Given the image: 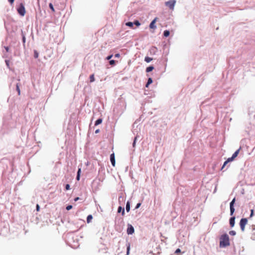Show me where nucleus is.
Segmentation results:
<instances>
[{
  "mask_svg": "<svg viewBox=\"0 0 255 255\" xmlns=\"http://www.w3.org/2000/svg\"><path fill=\"white\" fill-rule=\"evenodd\" d=\"M230 245L229 237L227 234L221 236L220 241V247H226Z\"/></svg>",
  "mask_w": 255,
  "mask_h": 255,
  "instance_id": "obj_1",
  "label": "nucleus"
},
{
  "mask_svg": "<svg viewBox=\"0 0 255 255\" xmlns=\"http://www.w3.org/2000/svg\"><path fill=\"white\" fill-rule=\"evenodd\" d=\"M248 224V219L247 218H242L240 222V226L242 232L245 230V226Z\"/></svg>",
  "mask_w": 255,
  "mask_h": 255,
  "instance_id": "obj_2",
  "label": "nucleus"
},
{
  "mask_svg": "<svg viewBox=\"0 0 255 255\" xmlns=\"http://www.w3.org/2000/svg\"><path fill=\"white\" fill-rule=\"evenodd\" d=\"M175 3V0H170L168 1L165 2V4L166 6H168L170 9L173 10L174 9Z\"/></svg>",
  "mask_w": 255,
  "mask_h": 255,
  "instance_id": "obj_3",
  "label": "nucleus"
},
{
  "mask_svg": "<svg viewBox=\"0 0 255 255\" xmlns=\"http://www.w3.org/2000/svg\"><path fill=\"white\" fill-rule=\"evenodd\" d=\"M17 11L21 16H24L25 14V7L22 3H21L19 7L17 8Z\"/></svg>",
  "mask_w": 255,
  "mask_h": 255,
  "instance_id": "obj_4",
  "label": "nucleus"
},
{
  "mask_svg": "<svg viewBox=\"0 0 255 255\" xmlns=\"http://www.w3.org/2000/svg\"><path fill=\"white\" fill-rule=\"evenodd\" d=\"M134 232V230L133 227L131 225H128V228L127 229V233L128 235L132 234Z\"/></svg>",
  "mask_w": 255,
  "mask_h": 255,
  "instance_id": "obj_5",
  "label": "nucleus"
},
{
  "mask_svg": "<svg viewBox=\"0 0 255 255\" xmlns=\"http://www.w3.org/2000/svg\"><path fill=\"white\" fill-rule=\"evenodd\" d=\"M157 19V17H155L152 21L150 23V25H149V27L151 29H155L156 28V26L155 25V23Z\"/></svg>",
  "mask_w": 255,
  "mask_h": 255,
  "instance_id": "obj_6",
  "label": "nucleus"
},
{
  "mask_svg": "<svg viewBox=\"0 0 255 255\" xmlns=\"http://www.w3.org/2000/svg\"><path fill=\"white\" fill-rule=\"evenodd\" d=\"M110 160L112 165L115 167L116 164V161L115 158V154L113 153L110 155Z\"/></svg>",
  "mask_w": 255,
  "mask_h": 255,
  "instance_id": "obj_7",
  "label": "nucleus"
},
{
  "mask_svg": "<svg viewBox=\"0 0 255 255\" xmlns=\"http://www.w3.org/2000/svg\"><path fill=\"white\" fill-rule=\"evenodd\" d=\"M235 217H231L230 219V226L231 227H233L235 225Z\"/></svg>",
  "mask_w": 255,
  "mask_h": 255,
  "instance_id": "obj_8",
  "label": "nucleus"
},
{
  "mask_svg": "<svg viewBox=\"0 0 255 255\" xmlns=\"http://www.w3.org/2000/svg\"><path fill=\"white\" fill-rule=\"evenodd\" d=\"M122 212V215L124 216L125 214V209L123 208L121 206H119L118 209V212L120 213Z\"/></svg>",
  "mask_w": 255,
  "mask_h": 255,
  "instance_id": "obj_9",
  "label": "nucleus"
},
{
  "mask_svg": "<svg viewBox=\"0 0 255 255\" xmlns=\"http://www.w3.org/2000/svg\"><path fill=\"white\" fill-rule=\"evenodd\" d=\"M241 147H240L239 148V149H238L237 151H236L233 154L232 156L233 157V158H235L239 154V151L240 150H241Z\"/></svg>",
  "mask_w": 255,
  "mask_h": 255,
  "instance_id": "obj_10",
  "label": "nucleus"
},
{
  "mask_svg": "<svg viewBox=\"0 0 255 255\" xmlns=\"http://www.w3.org/2000/svg\"><path fill=\"white\" fill-rule=\"evenodd\" d=\"M93 219V216L91 215H89L88 216L87 218V222L88 223H89L91 222L92 219Z\"/></svg>",
  "mask_w": 255,
  "mask_h": 255,
  "instance_id": "obj_11",
  "label": "nucleus"
},
{
  "mask_svg": "<svg viewBox=\"0 0 255 255\" xmlns=\"http://www.w3.org/2000/svg\"><path fill=\"white\" fill-rule=\"evenodd\" d=\"M154 69V67L153 66H149L146 68V72H149L152 71Z\"/></svg>",
  "mask_w": 255,
  "mask_h": 255,
  "instance_id": "obj_12",
  "label": "nucleus"
},
{
  "mask_svg": "<svg viewBox=\"0 0 255 255\" xmlns=\"http://www.w3.org/2000/svg\"><path fill=\"white\" fill-rule=\"evenodd\" d=\"M102 122V119H98L95 123V126H98V125L101 124Z\"/></svg>",
  "mask_w": 255,
  "mask_h": 255,
  "instance_id": "obj_13",
  "label": "nucleus"
},
{
  "mask_svg": "<svg viewBox=\"0 0 255 255\" xmlns=\"http://www.w3.org/2000/svg\"><path fill=\"white\" fill-rule=\"evenodd\" d=\"M126 210L128 212L130 210V203L129 202H127L126 204Z\"/></svg>",
  "mask_w": 255,
  "mask_h": 255,
  "instance_id": "obj_14",
  "label": "nucleus"
},
{
  "mask_svg": "<svg viewBox=\"0 0 255 255\" xmlns=\"http://www.w3.org/2000/svg\"><path fill=\"white\" fill-rule=\"evenodd\" d=\"M169 34H170V32L168 30H166L163 32V35H164V36H165L166 37H168L169 35Z\"/></svg>",
  "mask_w": 255,
  "mask_h": 255,
  "instance_id": "obj_15",
  "label": "nucleus"
},
{
  "mask_svg": "<svg viewBox=\"0 0 255 255\" xmlns=\"http://www.w3.org/2000/svg\"><path fill=\"white\" fill-rule=\"evenodd\" d=\"M152 83V80L151 78H148L147 82L146 84V87H148V85Z\"/></svg>",
  "mask_w": 255,
  "mask_h": 255,
  "instance_id": "obj_16",
  "label": "nucleus"
},
{
  "mask_svg": "<svg viewBox=\"0 0 255 255\" xmlns=\"http://www.w3.org/2000/svg\"><path fill=\"white\" fill-rule=\"evenodd\" d=\"M80 172H81V168H79L78 172H77V177H76V179L77 180H80Z\"/></svg>",
  "mask_w": 255,
  "mask_h": 255,
  "instance_id": "obj_17",
  "label": "nucleus"
},
{
  "mask_svg": "<svg viewBox=\"0 0 255 255\" xmlns=\"http://www.w3.org/2000/svg\"><path fill=\"white\" fill-rule=\"evenodd\" d=\"M145 61L147 63H149L152 60V58L149 57H145L144 59Z\"/></svg>",
  "mask_w": 255,
  "mask_h": 255,
  "instance_id": "obj_18",
  "label": "nucleus"
},
{
  "mask_svg": "<svg viewBox=\"0 0 255 255\" xmlns=\"http://www.w3.org/2000/svg\"><path fill=\"white\" fill-rule=\"evenodd\" d=\"M90 82H93L94 81H95L94 74H92L90 76Z\"/></svg>",
  "mask_w": 255,
  "mask_h": 255,
  "instance_id": "obj_19",
  "label": "nucleus"
},
{
  "mask_svg": "<svg viewBox=\"0 0 255 255\" xmlns=\"http://www.w3.org/2000/svg\"><path fill=\"white\" fill-rule=\"evenodd\" d=\"M230 207V215L232 216L235 212L234 207Z\"/></svg>",
  "mask_w": 255,
  "mask_h": 255,
  "instance_id": "obj_20",
  "label": "nucleus"
},
{
  "mask_svg": "<svg viewBox=\"0 0 255 255\" xmlns=\"http://www.w3.org/2000/svg\"><path fill=\"white\" fill-rule=\"evenodd\" d=\"M126 25L127 26H128L129 27H133V23L131 22H128L126 23Z\"/></svg>",
  "mask_w": 255,
  "mask_h": 255,
  "instance_id": "obj_21",
  "label": "nucleus"
},
{
  "mask_svg": "<svg viewBox=\"0 0 255 255\" xmlns=\"http://www.w3.org/2000/svg\"><path fill=\"white\" fill-rule=\"evenodd\" d=\"M39 56L38 52L36 50L34 51V57L35 58H37Z\"/></svg>",
  "mask_w": 255,
  "mask_h": 255,
  "instance_id": "obj_22",
  "label": "nucleus"
},
{
  "mask_svg": "<svg viewBox=\"0 0 255 255\" xmlns=\"http://www.w3.org/2000/svg\"><path fill=\"white\" fill-rule=\"evenodd\" d=\"M16 91H17L18 95H20V90L19 89V86L18 84H16Z\"/></svg>",
  "mask_w": 255,
  "mask_h": 255,
  "instance_id": "obj_23",
  "label": "nucleus"
},
{
  "mask_svg": "<svg viewBox=\"0 0 255 255\" xmlns=\"http://www.w3.org/2000/svg\"><path fill=\"white\" fill-rule=\"evenodd\" d=\"M236 199L235 198H234L233 200L231 202L230 204V207H234V203L235 202Z\"/></svg>",
  "mask_w": 255,
  "mask_h": 255,
  "instance_id": "obj_24",
  "label": "nucleus"
},
{
  "mask_svg": "<svg viewBox=\"0 0 255 255\" xmlns=\"http://www.w3.org/2000/svg\"><path fill=\"white\" fill-rule=\"evenodd\" d=\"M129 250H130V245L128 244V245L127 246V254L126 255H128L129 254Z\"/></svg>",
  "mask_w": 255,
  "mask_h": 255,
  "instance_id": "obj_25",
  "label": "nucleus"
},
{
  "mask_svg": "<svg viewBox=\"0 0 255 255\" xmlns=\"http://www.w3.org/2000/svg\"><path fill=\"white\" fill-rule=\"evenodd\" d=\"M50 8L52 10L53 12L55 11V9L54 8V7L53 6V4L51 3H50L49 4Z\"/></svg>",
  "mask_w": 255,
  "mask_h": 255,
  "instance_id": "obj_26",
  "label": "nucleus"
},
{
  "mask_svg": "<svg viewBox=\"0 0 255 255\" xmlns=\"http://www.w3.org/2000/svg\"><path fill=\"white\" fill-rule=\"evenodd\" d=\"M236 233L235 231H231L229 232V234L231 236H235Z\"/></svg>",
  "mask_w": 255,
  "mask_h": 255,
  "instance_id": "obj_27",
  "label": "nucleus"
},
{
  "mask_svg": "<svg viewBox=\"0 0 255 255\" xmlns=\"http://www.w3.org/2000/svg\"><path fill=\"white\" fill-rule=\"evenodd\" d=\"M133 23L137 26L140 25V22L138 20L134 21Z\"/></svg>",
  "mask_w": 255,
  "mask_h": 255,
  "instance_id": "obj_28",
  "label": "nucleus"
},
{
  "mask_svg": "<svg viewBox=\"0 0 255 255\" xmlns=\"http://www.w3.org/2000/svg\"><path fill=\"white\" fill-rule=\"evenodd\" d=\"M235 158H233V156H232L231 157L228 158V159L227 160V161H228V162H229L232 161Z\"/></svg>",
  "mask_w": 255,
  "mask_h": 255,
  "instance_id": "obj_29",
  "label": "nucleus"
},
{
  "mask_svg": "<svg viewBox=\"0 0 255 255\" xmlns=\"http://www.w3.org/2000/svg\"><path fill=\"white\" fill-rule=\"evenodd\" d=\"M72 208V205H68L66 207V209L67 210H70V209H71Z\"/></svg>",
  "mask_w": 255,
  "mask_h": 255,
  "instance_id": "obj_30",
  "label": "nucleus"
},
{
  "mask_svg": "<svg viewBox=\"0 0 255 255\" xmlns=\"http://www.w3.org/2000/svg\"><path fill=\"white\" fill-rule=\"evenodd\" d=\"M115 63V61L114 60H112L110 61V65H114Z\"/></svg>",
  "mask_w": 255,
  "mask_h": 255,
  "instance_id": "obj_31",
  "label": "nucleus"
},
{
  "mask_svg": "<svg viewBox=\"0 0 255 255\" xmlns=\"http://www.w3.org/2000/svg\"><path fill=\"white\" fill-rule=\"evenodd\" d=\"M228 161L226 160V161H225V162L224 163V164L223 165V166L222 167V169H223L224 167L227 165V164L228 163Z\"/></svg>",
  "mask_w": 255,
  "mask_h": 255,
  "instance_id": "obj_32",
  "label": "nucleus"
},
{
  "mask_svg": "<svg viewBox=\"0 0 255 255\" xmlns=\"http://www.w3.org/2000/svg\"><path fill=\"white\" fill-rule=\"evenodd\" d=\"M65 189L66 190H68L70 189V185L69 184H66L65 186Z\"/></svg>",
  "mask_w": 255,
  "mask_h": 255,
  "instance_id": "obj_33",
  "label": "nucleus"
},
{
  "mask_svg": "<svg viewBox=\"0 0 255 255\" xmlns=\"http://www.w3.org/2000/svg\"><path fill=\"white\" fill-rule=\"evenodd\" d=\"M25 37L24 34H22V41L24 43L25 42Z\"/></svg>",
  "mask_w": 255,
  "mask_h": 255,
  "instance_id": "obj_34",
  "label": "nucleus"
},
{
  "mask_svg": "<svg viewBox=\"0 0 255 255\" xmlns=\"http://www.w3.org/2000/svg\"><path fill=\"white\" fill-rule=\"evenodd\" d=\"M39 210H40V206L38 204H37L36 205V211L37 212H38V211H39Z\"/></svg>",
  "mask_w": 255,
  "mask_h": 255,
  "instance_id": "obj_35",
  "label": "nucleus"
},
{
  "mask_svg": "<svg viewBox=\"0 0 255 255\" xmlns=\"http://www.w3.org/2000/svg\"><path fill=\"white\" fill-rule=\"evenodd\" d=\"M137 139V137H135L134 138V141H133V146L134 147L135 146V142H136V140Z\"/></svg>",
  "mask_w": 255,
  "mask_h": 255,
  "instance_id": "obj_36",
  "label": "nucleus"
},
{
  "mask_svg": "<svg viewBox=\"0 0 255 255\" xmlns=\"http://www.w3.org/2000/svg\"><path fill=\"white\" fill-rule=\"evenodd\" d=\"M180 252H181V250H180V249H177L175 251V253H176V254H178V253H180Z\"/></svg>",
  "mask_w": 255,
  "mask_h": 255,
  "instance_id": "obj_37",
  "label": "nucleus"
},
{
  "mask_svg": "<svg viewBox=\"0 0 255 255\" xmlns=\"http://www.w3.org/2000/svg\"><path fill=\"white\" fill-rule=\"evenodd\" d=\"M140 205H141V203H138V204L136 205L135 208H136V209L138 208L140 206Z\"/></svg>",
  "mask_w": 255,
  "mask_h": 255,
  "instance_id": "obj_38",
  "label": "nucleus"
},
{
  "mask_svg": "<svg viewBox=\"0 0 255 255\" xmlns=\"http://www.w3.org/2000/svg\"><path fill=\"white\" fill-rule=\"evenodd\" d=\"M9 3L12 4L13 3L14 0H8Z\"/></svg>",
  "mask_w": 255,
  "mask_h": 255,
  "instance_id": "obj_39",
  "label": "nucleus"
},
{
  "mask_svg": "<svg viewBox=\"0 0 255 255\" xmlns=\"http://www.w3.org/2000/svg\"><path fill=\"white\" fill-rule=\"evenodd\" d=\"M113 57V55H111L110 56H108L107 57V60H110L112 57Z\"/></svg>",
  "mask_w": 255,
  "mask_h": 255,
  "instance_id": "obj_40",
  "label": "nucleus"
},
{
  "mask_svg": "<svg viewBox=\"0 0 255 255\" xmlns=\"http://www.w3.org/2000/svg\"><path fill=\"white\" fill-rule=\"evenodd\" d=\"M4 48H5V50H6V52H8V51H9V48H8V47H4Z\"/></svg>",
  "mask_w": 255,
  "mask_h": 255,
  "instance_id": "obj_41",
  "label": "nucleus"
},
{
  "mask_svg": "<svg viewBox=\"0 0 255 255\" xmlns=\"http://www.w3.org/2000/svg\"><path fill=\"white\" fill-rule=\"evenodd\" d=\"M253 214H254V210H251V217H252L253 215Z\"/></svg>",
  "mask_w": 255,
  "mask_h": 255,
  "instance_id": "obj_42",
  "label": "nucleus"
},
{
  "mask_svg": "<svg viewBox=\"0 0 255 255\" xmlns=\"http://www.w3.org/2000/svg\"><path fill=\"white\" fill-rule=\"evenodd\" d=\"M78 200H79V197H76V198H75L74 201H77Z\"/></svg>",
  "mask_w": 255,
  "mask_h": 255,
  "instance_id": "obj_43",
  "label": "nucleus"
},
{
  "mask_svg": "<svg viewBox=\"0 0 255 255\" xmlns=\"http://www.w3.org/2000/svg\"><path fill=\"white\" fill-rule=\"evenodd\" d=\"M99 131H100V130H99V129H97V130L95 131V133H99Z\"/></svg>",
  "mask_w": 255,
  "mask_h": 255,
  "instance_id": "obj_44",
  "label": "nucleus"
},
{
  "mask_svg": "<svg viewBox=\"0 0 255 255\" xmlns=\"http://www.w3.org/2000/svg\"><path fill=\"white\" fill-rule=\"evenodd\" d=\"M119 56H120V54H116L115 55V56H116V57H119Z\"/></svg>",
  "mask_w": 255,
  "mask_h": 255,
  "instance_id": "obj_45",
  "label": "nucleus"
},
{
  "mask_svg": "<svg viewBox=\"0 0 255 255\" xmlns=\"http://www.w3.org/2000/svg\"><path fill=\"white\" fill-rule=\"evenodd\" d=\"M5 62H6V65L8 66H9V64H8V61H6Z\"/></svg>",
  "mask_w": 255,
  "mask_h": 255,
  "instance_id": "obj_46",
  "label": "nucleus"
}]
</instances>
